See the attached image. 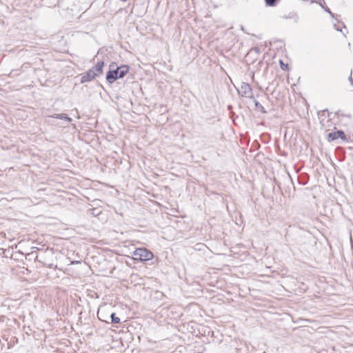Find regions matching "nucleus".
<instances>
[{"instance_id":"11","label":"nucleus","mask_w":353,"mask_h":353,"mask_svg":"<svg viewBox=\"0 0 353 353\" xmlns=\"http://www.w3.org/2000/svg\"><path fill=\"white\" fill-rule=\"evenodd\" d=\"M97 315H98L99 319H100L101 321H105V322H108L107 320L102 319V316H103V312L102 311H99V310L98 312H97Z\"/></svg>"},{"instance_id":"7","label":"nucleus","mask_w":353,"mask_h":353,"mask_svg":"<svg viewBox=\"0 0 353 353\" xmlns=\"http://www.w3.org/2000/svg\"><path fill=\"white\" fill-rule=\"evenodd\" d=\"M110 317L111 319V322L112 323H120V319L116 316L115 313L112 312V314H110Z\"/></svg>"},{"instance_id":"1","label":"nucleus","mask_w":353,"mask_h":353,"mask_svg":"<svg viewBox=\"0 0 353 353\" xmlns=\"http://www.w3.org/2000/svg\"><path fill=\"white\" fill-rule=\"evenodd\" d=\"M104 67L103 61H97V63L86 72L81 74V83H84L94 80L96 77L103 74V68Z\"/></svg>"},{"instance_id":"6","label":"nucleus","mask_w":353,"mask_h":353,"mask_svg":"<svg viewBox=\"0 0 353 353\" xmlns=\"http://www.w3.org/2000/svg\"><path fill=\"white\" fill-rule=\"evenodd\" d=\"M52 117L56 118V119H65L68 122H70L72 120L70 117H68L66 114H57L52 116Z\"/></svg>"},{"instance_id":"9","label":"nucleus","mask_w":353,"mask_h":353,"mask_svg":"<svg viewBox=\"0 0 353 353\" xmlns=\"http://www.w3.org/2000/svg\"><path fill=\"white\" fill-rule=\"evenodd\" d=\"M37 259L38 260V261L43 263L45 266H47V267L50 268H57V266L54 265L53 263H48L46 261H43V262L41 261L40 259H39V256H37Z\"/></svg>"},{"instance_id":"13","label":"nucleus","mask_w":353,"mask_h":353,"mask_svg":"<svg viewBox=\"0 0 353 353\" xmlns=\"http://www.w3.org/2000/svg\"><path fill=\"white\" fill-rule=\"evenodd\" d=\"M349 79H350V81H352V76L350 77Z\"/></svg>"},{"instance_id":"3","label":"nucleus","mask_w":353,"mask_h":353,"mask_svg":"<svg viewBox=\"0 0 353 353\" xmlns=\"http://www.w3.org/2000/svg\"><path fill=\"white\" fill-rule=\"evenodd\" d=\"M133 255L135 256V259L140 260L141 261H149L154 256L153 253L146 248H137L133 252Z\"/></svg>"},{"instance_id":"5","label":"nucleus","mask_w":353,"mask_h":353,"mask_svg":"<svg viewBox=\"0 0 353 353\" xmlns=\"http://www.w3.org/2000/svg\"><path fill=\"white\" fill-rule=\"evenodd\" d=\"M341 138L342 139H345V135L342 130H338L336 132H330L328 134V141H334L337 139L338 138Z\"/></svg>"},{"instance_id":"4","label":"nucleus","mask_w":353,"mask_h":353,"mask_svg":"<svg viewBox=\"0 0 353 353\" xmlns=\"http://www.w3.org/2000/svg\"><path fill=\"white\" fill-rule=\"evenodd\" d=\"M239 93L245 97H252V90L248 83L243 82L239 90Z\"/></svg>"},{"instance_id":"12","label":"nucleus","mask_w":353,"mask_h":353,"mask_svg":"<svg viewBox=\"0 0 353 353\" xmlns=\"http://www.w3.org/2000/svg\"><path fill=\"white\" fill-rule=\"evenodd\" d=\"M80 263V261H74L72 262V264H76V263Z\"/></svg>"},{"instance_id":"2","label":"nucleus","mask_w":353,"mask_h":353,"mask_svg":"<svg viewBox=\"0 0 353 353\" xmlns=\"http://www.w3.org/2000/svg\"><path fill=\"white\" fill-rule=\"evenodd\" d=\"M129 71V67L123 65L116 69L109 70L106 74V80L112 83L119 79L123 78Z\"/></svg>"},{"instance_id":"8","label":"nucleus","mask_w":353,"mask_h":353,"mask_svg":"<svg viewBox=\"0 0 353 353\" xmlns=\"http://www.w3.org/2000/svg\"><path fill=\"white\" fill-rule=\"evenodd\" d=\"M254 105H255V107H256V110H260L261 112H262L263 113L266 112V111H265V108H263V106L259 101H254Z\"/></svg>"},{"instance_id":"10","label":"nucleus","mask_w":353,"mask_h":353,"mask_svg":"<svg viewBox=\"0 0 353 353\" xmlns=\"http://www.w3.org/2000/svg\"><path fill=\"white\" fill-rule=\"evenodd\" d=\"M267 6L273 7L276 5L277 0H265Z\"/></svg>"}]
</instances>
